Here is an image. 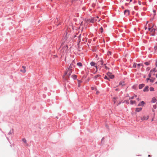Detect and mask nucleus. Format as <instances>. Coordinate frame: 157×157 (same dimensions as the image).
<instances>
[{
    "instance_id": "nucleus-1",
    "label": "nucleus",
    "mask_w": 157,
    "mask_h": 157,
    "mask_svg": "<svg viewBox=\"0 0 157 157\" xmlns=\"http://www.w3.org/2000/svg\"><path fill=\"white\" fill-rule=\"evenodd\" d=\"M73 67L72 64H71L67 71L65 72L63 77V78L65 80H67L69 78L72 73V68Z\"/></svg>"
},
{
    "instance_id": "nucleus-2",
    "label": "nucleus",
    "mask_w": 157,
    "mask_h": 157,
    "mask_svg": "<svg viewBox=\"0 0 157 157\" xmlns=\"http://www.w3.org/2000/svg\"><path fill=\"white\" fill-rule=\"evenodd\" d=\"M149 118V116H144L141 118V120L142 121H146Z\"/></svg>"
},
{
    "instance_id": "nucleus-3",
    "label": "nucleus",
    "mask_w": 157,
    "mask_h": 157,
    "mask_svg": "<svg viewBox=\"0 0 157 157\" xmlns=\"http://www.w3.org/2000/svg\"><path fill=\"white\" fill-rule=\"evenodd\" d=\"M152 27L151 28H148L149 30L150 31L153 33H155V29L154 28H153V25H151Z\"/></svg>"
},
{
    "instance_id": "nucleus-4",
    "label": "nucleus",
    "mask_w": 157,
    "mask_h": 157,
    "mask_svg": "<svg viewBox=\"0 0 157 157\" xmlns=\"http://www.w3.org/2000/svg\"><path fill=\"white\" fill-rule=\"evenodd\" d=\"M107 75L111 79H113L114 78V76L113 75L111 74V73L109 72L107 73Z\"/></svg>"
},
{
    "instance_id": "nucleus-5",
    "label": "nucleus",
    "mask_w": 157,
    "mask_h": 157,
    "mask_svg": "<svg viewBox=\"0 0 157 157\" xmlns=\"http://www.w3.org/2000/svg\"><path fill=\"white\" fill-rule=\"evenodd\" d=\"M22 68L23 69H21L20 70V71L23 72V73H25L26 71V70L25 69L26 67L25 66H23L22 67Z\"/></svg>"
},
{
    "instance_id": "nucleus-6",
    "label": "nucleus",
    "mask_w": 157,
    "mask_h": 157,
    "mask_svg": "<svg viewBox=\"0 0 157 157\" xmlns=\"http://www.w3.org/2000/svg\"><path fill=\"white\" fill-rule=\"evenodd\" d=\"M124 14L126 15H128L129 14V11L128 10H125L124 11Z\"/></svg>"
},
{
    "instance_id": "nucleus-7",
    "label": "nucleus",
    "mask_w": 157,
    "mask_h": 157,
    "mask_svg": "<svg viewBox=\"0 0 157 157\" xmlns=\"http://www.w3.org/2000/svg\"><path fill=\"white\" fill-rule=\"evenodd\" d=\"M145 103L144 101H142L138 105V106H143L144 104Z\"/></svg>"
},
{
    "instance_id": "nucleus-8",
    "label": "nucleus",
    "mask_w": 157,
    "mask_h": 157,
    "mask_svg": "<svg viewBox=\"0 0 157 157\" xmlns=\"http://www.w3.org/2000/svg\"><path fill=\"white\" fill-rule=\"evenodd\" d=\"M142 109V108H137L136 109V112H139L141 111Z\"/></svg>"
},
{
    "instance_id": "nucleus-9",
    "label": "nucleus",
    "mask_w": 157,
    "mask_h": 157,
    "mask_svg": "<svg viewBox=\"0 0 157 157\" xmlns=\"http://www.w3.org/2000/svg\"><path fill=\"white\" fill-rule=\"evenodd\" d=\"M148 90V86H146L144 89V92L147 91Z\"/></svg>"
},
{
    "instance_id": "nucleus-10",
    "label": "nucleus",
    "mask_w": 157,
    "mask_h": 157,
    "mask_svg": "<svg viewBox=\"0 0 157 157\" xmlns=\"http://www.w3.org/2000/svg\"><path fill=\"white\" fill-rule=\"evenodd\" d=\"M157 100L155 98L153 97L152 98L151 102L153 103H155L156 102Z\"/></svg>"
},
{
    "instance_id": "nucleus-11",
    "label": "nucleus",
    "mask_w": 157,
    "mask_h": 157,
    "mask_svg": "<svg viewBox=\"0 0 157 157\" xmlns=\"http://www.w3.org/2000/svg\"><path fill=\"white\" fill-rule=\"evenodd\" d=\"M140 66H141L142 67H143V64L142 63H139L137 64V67L138 68H139Z\"/></svg>"
},
{
    "instance_id": "nucleus-12",
    "label": "nucleus",
    "mask_w": 157,
    "mask_h": 157,
    "mask_svg": "<svg viewBox=\"0 0 157 157\" xmlns=\"http://www.w3.org/2000/svg\"><path fill=\"white\" fill-rule=\"evenodd\" d=\"M144 86V85L143 84H140L139 85V88L140 89H142Z\"/></svg>"
},
{
    "instance_id": "nucleus-13",
    "label": "nucleus",
    "mask_w": 157,
    "mask_h": 157,
    "mask_svg": "<svg viewBox=\"0 0 157 157\" xmlns=\"http://www.w3.org/2000/svg\"><path fill=\"white\" fill-rule=\"evenodd\" d=\"M157 71V70L156 68H154L152 70H151L150 72H151V73H152L153 72H155Z\"/></svg>"
},
{
    "instance_id": "nucleus-14",
    "label": "nucleus",
    "mask_w": 157,
    "mask_h": 157,
    "mask_svg": "<svg viewBox=\"0 0 157 157\" xmlns=\"http://www.w3.org/2000/svg\"><path fill=\"white\" fill-rule=\"evenodd\" d=\"M130 104L131 105L133 104H135L136 102L135 101H132V100L130 101Z\"/></svg>"
},
{
    "instance_id": "nucleus-15",
    "label": "nucleus",
    "mask_w": 157,
    "mask_h": 157,
    "mask_svg": "<svg viewBox=\"0 0 157 157\" xmlns=\"http://www.w3.org/2000/svg\"><path fill=\"white\" fill-rule=\"evenodd\" d=\"M72 78L74 79H75L77 78V76L75 75H73L71 76Z\"/></svg>"
},
{
    "instance_id": "nucleus-16",
    "label": "nucleus",
    "mask_w": 157,
    "mask_h": 157,
    "mask_svg": "<svg viewBox=\"0 0 157 157\" xmlns=\"http://www.w3.org/2000/svg\"><path fill=\"white\" fill-rule=\"evenodd\" d=\"M119 85H122V86L124 85V82H120Z\"/></svg>"
},
{
    "instance_id": "nucleus-17",
    "label": "nucleus",
    "mask_w": 157,
    "mask_h": 157,
    "mask_svg": "<svg viewBox=\"0 0 157 157\" xmlns=\"http://www.w3.org/2000/svg\"><path fill=\"white\" fill-rule=\"evenodd\" d=\"M149 90L151 91H154V88L152 87H150L149 88Z\"/></svg>"
},
{
    "instance_id": "nucleus-18",
    "label": "nucleus",
    "mask_w": 157,
    "mask_h": 157,
    "mask_svg": "<svg viewBox=\"0 0 157 157\" xmlns=\"http://www.w3.org/2000/svg\"><path fill=\"white\" fill-rule=\"evenodd\" d=\"M103 61L102 60H101L100 61H98V63H99L100 64L102 65L103 64Z\"/></svg>"
},
{
    "instance_id": "nucleus-19",
    "label": "nucleus",
    "mask_w": 157,
    "mask_h": 157,
    "mask_svg": "<svg viewBox=\"0 0 157 157\" xmlns=\"http://www.w3.org/2000/svg\"><path fill=\"white\" fill-rule=\"evenodd\" d=\"M77 65L79 67H82V64L81 63L79 62L77 63Z\"/></svg>"
},
{
    "instance_id": "nucleus-20",
    "label": "nucleus",
    "mask_w": 157,
    "mask_h": 157,
    "mask_svg": "<svg viewBox=\"0 0 157 157\" xmlns=\"http://www.w3.org/2000/svg\"><path fill=\"white\" fill-rule=\"evenodd\" d=\"M96 19H92L90 20V22L93 23L94 22V21H96Z\"/></svg>"
},
{
    "instance_id": "nucleus-21",
    "label": "nucleus",
    "mask_w": 157,
    "mask_h": 157,
    "mask_svg": "<svg viewBox=\"0 0 157 157\" xmlns=\"http://www.w3.org/2000/svg\"><path fill=\"white\" fill-rule=\"evenodd\" d=\"M90 65L92 66H94L95 65V63L93 62H92L90 63Z\"/></svg>"
},
{
    "instance_id": "nucleus-22",
    "label": "nucleus",
    "mask_w": 157,
    "mask_h": 157,
    "mask_svg": "<svg viewBox=\"0 0 157 157\" xmlns=\"http://www.w3.org/2000/svg\"><path fill=\"white\" fill-rule=\"evenodd\" d=\"M100 76V75H96L94 77V78L95 79H96L98 77H99Z\"/></svg>"
},
{
    "instance_id": "nucleus-23",
    "label": "nucleus",
    "mask_w": 157,
    "mask_h": 157,
    "mask_svg": "<svg viewBox=\"0 0 157 157\" xmlns=\"http://www.w3.org/2000/svg\"><path fill=\"white\" fill-rule=\"evenodd\" d=\"M22 141L25 143H26V140L25 138H23L22 139Z\"/></svg>"
},
{
    "instance_id": "nucleus-24",
    "label": "nucleus",
    "mask_w": 157,
    "mask_h": 157,
    "mask_svg": "<svg viewBox=\"0 0 157 157\" xmlns=\"http://www.w3.org/2000/svg\"><path fill=\"white\" fill-rule=\"evenodd\" d=\"M133 67H136V63H134L133 65Z\"/></svg>"
},
{
    "instance_id": "nucleus-25",
    "label": "nucleus",
    "mask_w": 157,
    "mask_h": 157,
    "mask_svg": "<svg viewBox=\"0 0 157 157\" xmlns=\"http://www.w3.org/2000/svg\"><path fill=\"white\" fill-rule=\"evenodd\" d=\"M100 30H101V33H102L103 32V28L102 27H101L100 29Z\"/></svg>"
},
{
    "instance_id": "nucleus-26",
    "label": "nucleus",
    "mask_w": 157,
    "mask_h": 157,
    "mask_svg": "<svg viewBox=\"0 0 157 157\" xmlns=\"http://www.w3.org/2000/svg\"><path fill=\"white\" fill-rule=\"evenodd\" d=\"M116 99H117V98H113V102H114V103H115V102H116V101H115V100H116Z\"/></svg>"
},
{
    "instance_id": "nucleus-27",
    "label": "nucleus",
    "mask_w": 157,
    "mask_h": 157,
    "mask_svg": "<svg viewBox=\"0 0 157 157\" xmlns=\"http://www.w3.org/2000/svg\"><path fill=\"white\" fill-rule=\"evenodd\" d=\"M111 52H108L107 53V55L108 56H109V55H111Z\"/></svg>"
},
{
    "instance_id": "nucleus-28",
    "label": "nucleus",
    "mask_w": 157,
    "mask_h": 157,
    "mask_svg": "<svg viewBox=\"0 0 157 157\" xmlns=\"http://www.w3.org/2000/svg\"><path fill=\"white\" fill-rule=\"evenodd\" d=\"M104 78L105 79H108V80H109V78H108L106 76V75H105V77H104Z\"/></svg>"
},
{
    "instance_id": "nucleus-29",
    "label": "nucleus",
    "mask_w": 157,
    "mask_h": 157,
    "mask_svg": "<svg viewBox=\"0 0 157 157\" xmlns=\"http://www.w3.org/2000/svg\"><path fill=\"white\" fill-rule=\"evenodd\" d=\"M154 49L155 51H156L157 50V44L155 46Z\"/></svg>"
},
{
    "instance_id": "nucleus-30",
    "label": "nucleus",
    "mask_w": 157,
    "mask_h": 157,
    "mask_svg": "<svg viewBox=\"0 0 157 157\" xmlns=\"http://www.w3.org/2000/svg\"><path fill=\"white\" fill-rule=\"evenodd\" d=\"M64 48L65 49H66V50H67L68 48V47L67 45H66L64 47Z\"/></svg>"
},
{
    "instance_id": "nucleus-31",
    "label": "nucleus",
    "mask_w": 157,
    "mask_h": 157,
    "mask_svg": "<svg viewBox=\"0 0 157 157\" xmlns=\"http://www.w3.org/2000/svg\"><path fill=\"white\" fill-rule=\"evenodd\" d=\"M124 102L127 104H129V101L128 100H125L124 101Z\"/></svg>"
},
{
    "instance_id": "nucleus-32",
    "label": "nucleus",
    "mask_w": 157,
    "mask_h": 157,
    "mask_svg": "<svg viewBox=\"0 0 157 157\" xmlns=\"http://www.w3.org/2000/svg\"><path fill=\"white\" fill-rule=\"evenodd\" d=\"M145 64L147 65H148L149 64V63L148 62H146L145 63Z\"/></svg>"
},
{
    "instance_id": "nucleus-33",
    "label": "nucleus",
    "mask_w": 157,
    "mask_h": 157,
    "mask_svg": "<svg viewBox=\"0 0 157 157\" xmlns=\"http://www.w3.org/2000/svg\"><path fill=\"white\" fill-rule=\"evenodd\" d=\"M152 74V73H151V72H150V73H149V78H150L151 77V74Z\"/></svg>"
},
{
    "instance_id": "nucleus-34",
    "label": "nucleus",
    "mask_w": 157,
    "mask_h": 157,
    "mask_svg": "<svg viewBox=\"0 0 157 157\" xmlns=\"http://www.w3.org/2000/svg\"><path fill=\"white\" fill-rule=\"evenodd\" d=\"M134 97H132L129 98V99H132L134 98Z\"/></svg>"
},
{
    "instance_id": "nucleus-35",
    "label": "nucleus",
    "mask_w": 157,
    "mask_h": 157,
    "mask_svg": "<svg viewBox=\"0 0 157 157\" xmlns=\"http://www.w3.org/2000/svg\"><path fill=\"white\" fill-rule=\"evenodd\" d=\"M78 83L80 84L82 82V81L80 80H78Z\"/></svg>"
},
{
    "instance_id": "nucleus-36",
    "label": "nucleus",
    "mask_w": 157,
    "mask_h": 157,
    "mask_svg": "<svg viewBox=\"0 0 157 157\" xmlns=\"http://www.w3.org/2000/svg\"><path fill=\"white\" fill-rule=\"evenodd\" d=\"M105 68L106 69H109V68L107 66H105Z\"/></svg>"
},
{
    "instance_id": "nucleus-37",
    "label": "nucleus",
    "mask_w": 157,
    "mask_h": 157,
    "mask_svg": "<svg viewBox=\"0 0 157 157\" xmlns=\"http://www.w3.org/2000/svg\"><path fill=\"white\" fill-rule=\"evenodd\" d=\"M139 4L140 5H141V2L140 1L139 2Z\"/></svg>"
},
{
    "instance_id": "nucleus-38",
    "label": "nucleus",
    "mask_w": 157,
    "mask_h": 157,
    "mask_svg": "<svg viewBox=\"0 0 157 157\" xmlns=\"http://www.w3.org/2000/svg\"><path fill=\"white\" fill-rule=\"evenodd\" d=\"M147 81H148V80H150V81H151V79H150L149 78H147Z\"/></svg>"
},
{
    "instance_id": "nucleus-39",
    "label": "nucleus",
    "mask_w": 157,
    "mask_h": 157,
    "mask_svg": "<svg viewBox=\"0 0 157 157\" xmlns=\"http://www.w3.org/2000/svg\"><path fill=\"white\" fill-rule=\"evenodd\" d=\"M99 93V92L98 91H97V92H96V94H98Z\"/></svg>"
},
{
    "instance_id": "nucleus-40",
    "label": "nucleus",
    "mask_w": 157,
    "mask_h": 157,
    "mask_svg": "<svg viewBox=\"0 0 157 157\" xmlns=\"http://www.w3.org/2000/svg\"><path fill=\"white\" fill-rule=\"evenodd\" d=\"M8 134L10 135L11 134V132L10 131L9 133Z\"/></svg>"
},
{
    "instance_id": "nucleus-41",
    "label": "nucleus",
    "mask_w": 157,
    "mask_h": 157,
    "mask_svg": "<svg viewBox=\"0 0 157 157\" xmlns=\"http://www.w3.org/2000/svg\"><path fill=\"white\" fill-rule=\"evenodd\" d=\"M78 87H80V84H79V83H78Z\"/></svg>"
},
{
    "instance_id": "nucleus-42",
    "label": "nucleus",
    "mask_w": 157,
    "mask_h": 157,
    "mask_svg": "<svg viewBox=\"0 0 157 157\" xmlns=\"http://www.w3.org/2000/svg\"><path fill=\"white\" fill-rule=\"evenodd\" d=\"M95 67H96V72H97V69H98V68H97V66H95Z\"/></svg>"
},
{
    "instance_id": "nucleus-43",
    "label": "nucleus",
    "mask_w": 157,
    "mask_h": 157,
    "mask_svg": "<svg viewBox=\"0 0 157 157\" xmlns=\"http://www.w3.org/2000/svg\"><path fill=\"white\" fill-rule=\"evenodd\" d=\"M94 87H91V89H92V90H94Z\"/></svg>"
},
{
    "instance_id": "nucleus-44",
    "label": "nucleus",
    "mask_w": 157,
    "mask_h": 157,
    "mask_svg": "<svg viewBox=\"0 0 157 157\" xmlns=\"http://www.w3.org/2000/svg\"><path fill=\"white\" fill-rule=\"evenodd\" d=\"M155 65L156 67H157V61H156V63H155Z\"/></svg>"
},
{
    "instance_id": "nucleus-45",
    "label": "nucleus",
    "mask_w": 157,
    "mask_h": 157,
    "mask_svg": "<svg viewBox=\"0 0 157 157\" xmlns=\"http://www.w3.org/2000/svg\"><path fill=\"white\" fill-rule=\"evenodd\" d=\"M119 90V89H115V90L117 91H118Z\"/></svg>"
},
{
    "instance_id": "nucleus-46",
    "label": "nucleus",
    "mask_w": 157,
    "mask_h": 157,
    "mask_svg": "<svg viewBox=\"0 0 157 157\" xmlns=\"http://www.w3.org/2000/svg\"><path fill=\"white\" fill-rule=\"evenodd\" d=\"M137 100L138 101H140V99H139V98H138L137 99Z\"/></svg>"
},
{
    "instance_id": "nucleus-47",
    "label": "nucleus",
    "mask_w": 157,
    "mask_h": 157,
    "mask_svg": "<svg viewBox=\"0 0 157 157\" xmlns=\"http://www.w3.org/2000/svg\"><path fill=\"white\" fill-rule=\"evenodd\" d=\"M94 89L95 90H97V89L96 88H94Z\"/></svg>"
},
{
    "instance_id": "nucleus-48",
    "label": "nucleus",
    "mask_w": 157,
    "mask_h": 157,
    "mask_svg": "<svg viewBox=\"0 0 157 157\" xmlns=\"http://www.w3.org/2000/svg\"><path fill=\"white\" fill-rule=\"evenodd\" d=\"M153 12L155 13V10H153Z\"/></svg>"
},
{
    "instance_id": "nucleus-49",
    "label": "nucleus",
    "mask_w": 157,
    "mask_h": 157,
    "mask_svg": "<svg viewBox=\"0 0 157 157\" xmlns=\"http://www.w3.org/2000/svg\"><path fill=\"white\" fill-rule=\"evenodd\" d=\"M134 97H135V98H136L137 97V95H134Z\"/></svg>"
},
{
    "instance_id": "nucleus-50",
    "label": "nucleus",
    "mask_w": 157,
    "mask_h": 157,
    "mask_svg": "<svg viewBox=\"0 0 157 157\" xmlns=\"http://www.w3.org/2000/svg\"><path fill=\"white\" fill-rule=\"evenodd\" d=\"M155 76L157 78V74H156Z\"/></svg>"
},
{
    "instance_id": "nucleus-51",
    "label": "nucleus",
    "mask_w": 157,
    "mask_h": 157,
    "mask_svg": "<svg viewBox=\"0 0 157 157\" xmlns=\"http://www.w3.org/2000/svg\"><path fill=\"white\" fill-rule=\"evenodd\" d=\"M121 103V102H120L117 105H118L119 104H120Z\"/></svg>"
},
{
    "instance_id": "nucleus-52",
    "label": "nucleus",
    "mask_w": 157,
    "mask_h": 157,
    "mask_svg": "<svg viewBox=\"0 0 157 157\" xmlns=\"http://www.w3.org/2000/svg\"><path fill=\"white\" fill-rule=\"evenodd\" d=\"M79 37L80 38L81 37V35L80 34L79 36Z\"/></svg>"
},
{
    "instance_id": "nucleus-53",
    "label": "nucleus",
    "mask_w": 157,
    "mask_h": 157,
    "mask_svg": "<svg viewBox=\"0 0 157 157\" xmlns=\"http://www.w3.org/2000/svg\"><path fill=\"white\" fill-rule=\"evenodd\" d=\"M132 1V0H130V2H131Z\"/></svg>"
},
{
    "instance_id": "nucleus-54",
    "label": "nucleus",
    "mask_w": 157,
    "mask_h": 157,
    "mask_svg": "<svg viewBox=\"0 0 157 157\" xmlns=\"http://www.w3.org/2000/svg\"><path fill=\"white\" fill-rule=\"evenodd\" d=\"M147 29V27H145V29L146 30Z\"/></svg>"
},
{
    "instance_id": "nucleus-55",
    "label": "nucleus",
    "mask_w": 157,
    "mask_h": 157,
    "mask_svg": "<svg viewBox=\"0 0 157 157\" xmlns=\"http://www.w3.org/2000/svg\"><path fill=\"white\" fill-rule=\"evenodd\" d=\"M148 21H147V23H148Z\"/></svg>"
},
{
    "instance_id": "nucleus-56",
    "label": "nucleus",
    "mask_w": 157,
    "mask_h": 157,
    "mask_svg": "<svg viewBox=\"0 0 157 157\" xmlns=\"http://www.w3.org/2000/svg\"><path fill=\"white\" fill-rule=\"evenodd\" d=\"M82 40H83V41H84V40H83V39H82Z\"/></svg>"
},
{
    "instance_id": "nucleus-57",
    "label": "nucleus",
    "mask_w": 157,
    "mask_h": 157,
    "mask_svg": "<svg viewBox=\"0 0 157 157\" xmlns=\"http://www.w3.org/2000/svg\"><path fill=\"white\" fill-rule=\"evenodd\" d=\"M97 17V18H98V17Z\"/></svg>"
},
{
    "instance_id": "nucleus-58",
    "label": "nucleus",
    "mask_w": 157,
    "mask_h": 157,
    "mask_svg": "<svg viewBox=\"0 0 157 157\" xmlns=\"http://www.w3.org/2000/svg\"><path fill=\"white\" fill-rule=\"evenodd\" d=\"M106 65V64H104V65Z\"/></svg>"
}]
</instances>
